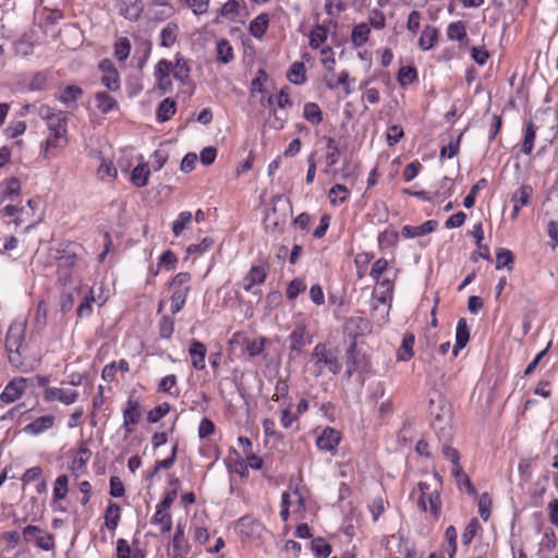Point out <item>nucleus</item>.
Returning <instances> with one entry per match:
<instances>
[{"label":"nucleus","instance_id":"54","mask_svg":"<svg viewBox=\"0 0 558 558\" xmlns=\"http://www.w3.org/2000/svg\"><path fill=\"white\" fill-rule=\"evenodd\" d=\"M169 411H170L169 403L163 402V403L157 405L156 408H154L153 410H150L147 413V421L149 423H157L162 417H165L169 413Z\"/></svg>","mask_w":558,"mask_h":558},{"label":"nucleus","instance_id":"7","mask_svg":"<svg viewBox=\"0 0 558 558\" xmlns=\"http://www.w3.org/2000/svg\"><path fill=\"white\" fill-rule=\"evenodd\" d=\"M27 378L21 376L11 379L0 393V401L10 404L19 400L27 389Z\"/></svg>","mask_w":558,"mask_h":558},{"label":"nucleus","instance_id":"37","mask_svg":"<svg viewBox=\"0 0 558 558\" xmlns=\"http://www.w3.org/2000/svg\"><path fill=\"white\" fill-rule=\"evenodd\" d=\"M322 141L326 142L328 153L326 155V163L328 167L335 166L339 161L340 150L336 141L327 135L322 137Z\"/></svg>","mask_w":558,"mask_h":558},{"label":"nucleus","instance_id":"63","mask_svg":"<svg viewBox=\"0 0 558 558\" xmlns=\"http://www.w3.org/2000/svg\"><path fill=\"white\" fill-rule=\"evenodd\" d=\"M403 129L400 125L393 124L389 126L386 134L388 145L393 146L397 144L403 137Z\"/></svg>","mask_w":558,"mask_h":558},{"label":"nucleus","instance_id":"19","mask_svg":"<svg viewBox=\"0 0 558 558\" xmlns=\"http://www.w3.org/2000/svg\"><path fill=\"white\" fill-rule=\"evenodd\" d=\"M436 226L437 222L435 220H428L420 226H404L402 228V233L408 238L422 236L433 232Z\"/></svg>","mask_w":558,"mask_h":558},{"label":"nucleus","instance_id":"32","mask_svg":"<svg viewBox=\"0 0 558 558\" xmlns=\"http://www.w3.org/2000/svg\"><path fill=\"white\" fill-rule=\"evenodd\" d=\"M190 291L191 288L173 289V293L170 298V308L172 314L179 313L184 307Z\"/></svg>","mask_w":558,"mask_h":558},{"label":"nucleus","instance_id":"59","mask_svg":"<svg viewBox=\"0 0 558 558\" xmlns=\"http://www.w3.org/2000/svg\"><path fill=\"white\" fill-rule=\"evenodd\" d=\"M240 4L236 0H228L220 9V15L234 20L239 14Z\"/></svg>","mask_w":558,"mask_h":558},{"label":"nucleus","instance_id":"49","mask_svg":"<svg viewBox=\"0 0 558 558\" xmlns=\"http://www.w3.org/2000/svg\"><path fill=\"white\" fill-rule=\"evenodd\" d=\"M355 351H356V343L355 342H352L349 348L347 349V352H345V356H347V361H345V366H347V369H345V374H347V377L348 378H351L354 374V372L356 371V356H355Z\"/></svg>","mask_w":558,"mask_h":558},{"label":"nucleus","instance_id":"28","mask_svg":"<svg viewBox=\"0 0 558 558\" xmlns=\"http://www.w3.org/2000/svg\"><path fill=\"white\" fill-rule=\"evenodd\" d=\"M217 60L223 64L234 59L233 48L227 39H219L216 45Z\"/></svg>","mask_w":558,"mask_h":558},{"label":"nucleus","instance_id":"13","mask_svg":"<svg viewBox=\"0 0 558 558\" xmlns=\"http://www.w3.org/2000/svg\"><path fill=\"white\" fill-rule=\"evenodd\" d=\"M54 416L51 414L43 415L24 426L23 432L31 436H39L51 429L54 425Z\"/></svg>","mask_w":558,"mask_h":558},{"label":"nucleus","instance_id":"24","mask_svg":"<svg viewBox=\"0 0 558 558\" xmlns=\"http://www.w3.org/2000/svg\"><path fill=\"white\" fill-rule=\"evenodd\" d=\"M438 39V31L436 27L434 26H430V25H427L420 38H418V47L422 49V50H429L434 47V45L436 44Z\"/></svg>","mask_w":558,"mask_h":558},{"label":"nucleus","instance_id":"6","mask_svg":"<svg viewBox=\"0 0 558 558\" xmlns=\"http://www.w3.org/2000/svg\"><path fill=\"white\" fill-rule=\"evenodd\" d=\"M235 530L243 537L256 539L262 537L265 527L257 519L244 515L236 521Z\"/></svg>","mask_w":558,"mask_h":558},{"label":"nucleus","instance_id":"3","mask_svg":"<svg viewBox=\"0 0 558 558\" xmlns=\"http://www.w3.org/2000/svg\"><path fill=\"white\" fill-rule=\"evenodd\" d=\"M26 332V324L23 322H14L10 325L5 337V349L9 352L11 364L17 365L20 357V349L24 342Z\"/></svg>","mask_w":558,"mask_h":558},{"label":"nucleus","instance_id":"43","mask_svg":"<svg viewBox=\"0 0 558 558\" xmlns=\"http://www.w3.org/2000/svg\"><path fill=\"white\" fill-rule=\"evenodd\" d=\"M536 137V126L529 122L525 126L524 140L521 146V151L525 155H530L534 147V142Z\"/></svg>","mask_w":558,"mask_h":558},{"label":"nucleus","instance_id":"34","mask_svg":"<svg viewBox=\"0 0 558 558\" xmlns=\"http://www.w3.org/2000/svg\"><path fill=\"white\" fill-rule=\"evenodd\" d=\"M265 338H256V339H250L244 338L243 340V348L244 351L247 353L248 357H255L258 356L265 349Z\"/></svg>","mask_w":558,"mask_h":558},{"label":"nucleus","instance_id":"53","mask_svg":"<svg viewBox=\"0 0 558 558\" xmlns=\"http://www.w3.org/2000/svg\"><path fill=\"white\" fill-rule=\"evenodd\" d=\"M320 56H322L320 62L324 65V68L328 72H333L335 64H336L333 49L331 47H329V46L323 47L320 49Z\"/></svg>","mask_w":558,"mask_h":558},{"label":"nucleus","instance_id":"22","mask_svg":"<svg viewBox=\"0 0 558 558\" xmlns=\"http://www.w3.org/2000/svg\"><path fill=\"white\" fill-rule=\"evenodd\" d=\"M306 332V326L301 323L295 326V328L292 330L291 335L289 336L290 340V349L291 351H295L298 353L301 352L303 347H305L306 341L304 339Z\"/></svg>","mask_w":558,"mask_h":558},{"label":"nucleus","instance_id":"11","mask_svg":"<svg viewBox=\"0 0 558 558\" xmlns=\"http://www.w3.org/2000/svg\"><path fill=\"white\" fill-rule=\"evenodd\" d=\"M83 89L77 85H66L63 87L56 98L69 109H76L77 101L83 96Z\"/></svg>","mask_w":558,"mask_h":558},{"label":"nucleus","instance_id":"31","mask_svg":"<svg viewBox=\"0 0 558 558\" xmlns=\"http://www.w3.org/2000/svg\"><path fill=\"white\" fill-rule=\"evenodd\" d=\"M179 34V26L175 23H168L160 33V45L162 47L169 48L171 47L175 41Z\"/></svg>","mask_w":558,"mask_h":558},{"label":"nucleus","instance_id":"46","mask_svg":"<svg viewBox=\"0 0 558 558\" xmlns=\"http://www.w3.org/2000/svg\"><path fill=\"white\" fill-rule=\"evenodd\" d=\"M356 328L359 331L354 335L355 337L357 335H363L367 331H369L371 329V323L368 322V319L364 318V317H361V316H356V317H351L347 320L345 323V329L351 331L352 328Z\"/></svg>","mask_w":558,"mask_h":558},{"label":"nucleus","instance_id":"35","mask_svg":"<svg viewBox=\"0 0 558 558\" xmlns=\"http://www.w3.org/2000/svg\"><path fill=\"white\" fill-rule=\"evenodd\" d=\"M131 50L132 45L126 37H119L113 44L114 57L121 62L129 58Z\"/></svg>","mask_w":558,"mask_h":558},{"label":"nucleus","instance_id":"55","mask_svg":"<svg viewBox=\"0 0 558 558\" xmlns=\"http://www.w3.org/2000/svg\"><path fill=\"white\" fill-rule=\"evenodd\" d=\"M174 331V319L171 316H163L159 323V335L163 339H170Z\"/></svg>","mask_w":558,"mask_h":558},{"label":"nucleus","instance_id":"2","mask_svg":"<svg viewBox=\"0 0 558 558\" xmlns=\"http://www.w3.org/2000/svg\"><path fill=\"white\" fill-rule=\"evenodd\" d=\"M311 362L327 368L331 374L340 373L342 365L338 359L337 351L328 348L326 343H317L311 354Z\"/></svg>","mask_w":558,"mask_h":558},{"label":"nucleus","instance_id":"4","mask_svg":"<svg viewBox=\"0 0 558 558\" xmlns=\"http://www.w3.org/2000/svg\"><path fill=\"white\" fill-rule=\"evenodd\" d=\"M22 537L25 543H33L36 547L46 551L56 548L54 536L37 525H26L22 531Z\"/></svg>","mask_w":558,"mask_h":558},{"label":"nucleus","instance_id":"16","mask_svg":"<svg viewBox=\"0 0 558 558\" xmlns=\"http://www.w3.org/2000/svg\"><path fill=\"white\" fill-rule=\"evenodd\" d=\"M470 340V330L465 318H460L456 329V343L452 349L453 357H457Z\"/></svg>","mask_w":558,"mask_h":558},{"label":"nucleus","instance_id":"52","mask_svg":"<svg viewBox=\"0 0 558 558\" xmlns=\"http://www.w3.org/2000/svg\"><path fill=\"white\" fill-rule=\"evenodd\" d=\"M101 83L104 86H106L111 92L119 90L121 87V81H120V74H119L118 70L111 71L110 73L102 74Z\"/></svg>","mask_w":558,"mask_h":558},{"label":"nucleus","instance_id":"27","mask_svg":"<svg viewBox=\"0 0 558 558\" xmlns=\"http://www.w3.org/2000/svg\"><path fill=\"white\" fill-rule=\"evenodd\" d=\"M350 196L349 189L343 184L333 185L328 193L330 204L332 206H339L348 201Z\"/></svg>","mask_w":558,"mask_h":558},{"label":"nucleus","instance_id":"5","mask_svg":"<svg viewBox=\"0 0 558 558\" xmlns=\"http://www.w3.org/2000/svg\"><path fill=\"white\" fill-rule=\"evenodd\" d=\"M78 397V391L71 388L46 387L43 393V398L46 402L58 401L64 405L75 403Z\"/></svg>","mask_w":558,"mask_h":558},{"label":"nucleus","instance_id":"44","mask_svg":"<svg viewBox=\"0 0 558 558\" xmlns=\"http://www.w3.org/2000/svg\"><path fill=\"white\" fill-rule=\"evenodd\" d=\"M445 538L447 544L444 546V550L449 558H453L457 553V530L453 525L446 529Z\"/></svg>","mask_w":558,"mask_h":558},{"label":"nucleus","instance_id":"21","mask_svg":"<svg viewBox=\"0 0 558 558\" xmlns=\"http://www.w3.org/2000/svg\"><path fill=\"white\" fill-rule=\"evenodd\" d=\"M121 518V507L117 502L110 501L105 511V525L110 531H116Z\"/></svg>","mask_w":558,"mask_h":558},{"label":"nucleus","instance_id":"45","mask_svg":"<svg viewBox=\"0 0 558 558\" xmlns=\"http://www.w3.org/2000/svg\"><path fill=\"white\" fill-rule=\"evenodd\" d=\"M151 523L161 525L162 532H170L172 527L171 515L165 509H161V507H157Z\"/></svg>","mask_w":558,"mask_h":558},{"label":"nucleus","instance_id":"23","mask_svg":"<svg viewBox=\"0 0 558 558\" xmlns=\"http://www.w3.org/2000/svg\"><path fill=\"white\" fill-rule=\"evenodd\" d=\"M268 25V15L266 13H260L251 21L248 29L253 37L260 39L265 35Z\"/></svg>","mask_w":558,"mask_h":558},{"label":"nucleus","instance_id":"36","mask_svg":"<svg viewBox=\"0 0 558 558\" xmlns=\"http://www.w3.org/2000/svg\"><path fill=\"white\" fill-rule=\"evenodd\" d=\"M452 475L456 478L457 485L460 489L465 488L470 495H476V490L472 485L469 476L464 473L461 465L452 468Z\"/></svg>","mask_w":558,"mask_h":558},{"label":"nucleus","instance_id":"9","mask_svg":"<svg viewBox=\"0 0 558 558\" xmlns=\"http://www.w3.org/2000/svg\"><path fill=\"white\" fill-rule=\"evenodd\" d=\"M341 440V434L332 427H325L316 439L319 450L335 454Z\"/></svg>","mask_w":558,"mask_h":558},{"label":"nucleus","instance_id":"42","mask_svg":"<svg viewBox=\"0 0 558 558\" xmlns=\"http://www.w3.org/2000/svg\"><path fill=\"white\" fill-rule=\"evenodd\" d=\"M533 190L530 185L520 186L511 197L513 205L518 207L526 206L532 197Z\"/></svg>","mask_w":558,"mask_h":558},{"label":"nucleus","instance_id":"58","mask_svg":"<svg viewBox=\"0 0 558 558\" xmlns=\"http://www.w3.org/2000/svg\"><path fill=\"white\" fill-rule=\"evenodd\" d=\"M312 549L317 556L322 558H327L331 554V546L323 538L314 539L312 542Z\"/></svg>","mask_w":558,"mask_h":558},{"label":"nucleus","instance_id":"18","mask_svg":"<svg viewBox=\"0 0 558 558\" xmlns=\"http://www.w3.org/2000/svg\"><path fill=\"white\" fill-rule=\"evenodd\" d=\"M371 27L367 23L356 24L351 32V41L355 48L363 47L369 38Z\"/></svg>","mask_w":558,"mask_h":558},{"label":"nucleus","instance_id":"10","mask_svg":"<svg viewBox=\"0 0 558 558\" xmlns=\"http://www.w3.org/2000/svg\"><path fill=\"white\" fill-rule=\"evenodd\" d=\"M173 71V64L167 59H161L155 65L154 75L157 81V87L162 92H170L172 89V82L170 73Z\"/></svg>","mask_w":558,"mask_h":558},{"label":"nucleus","instance_id":"30","mask_svg":"<svg viewBox=\"0 0 558 558\" xmlns=\"http://www.w3.org/2000/svg\"><path fill=\"white\" fill-rule=\"evenodd\" d=\"M149 173L148 165L140 163L131 173V182L137 187H144L148 183Z\"/></svg>","mask_w":558,"mask_h":558},{"label":"nucleus","instance_id":"1","mask_svg":"<svg viewBox=\"0 0 558 558\" xmlns=\"http://www.w3.org/2000/svg\"><path fill=\"white\" fill-rule=\"evenodd\" d=\"M38 114L46 121L50 132L45 142L44 153V158L50 159L54 156L53 149L63 148L68 144V114L48 105L40 106Z\"/></svg>","mask_w":558,"mask_h":558},{"label":"nucleus","instance_id":"14","mask_svg":"<svg viewBox=\"0 0 558 558\" xmlns=\"http://www.w3.org/2000/svg\"><path fill=\"white\" fill-rule=\"evenodd\" d=\"M189 354L191 357L192 366L197 371H203L206 367L205 359L207 354L206 345L193 339L189 347Z\"/></svg>","mask_w":558,"mask_h":558},{"label":"nucleus","instance_id":"33","mask_svg":"<svg viewBox=\"0 0 558 558\" xmlns=\"http://www.w3.org/2000/svg\"><path fill=\"white\" fill-rule=\"evenodd\" d=\"M329 28L325 25H316L310 33V46L313 49H318L326 40Z\"/></svg>","mask_w":558,"mask_h":558},{"label":"nucleus","instance_id":"51","mask_svg":"<svg viewBox=\"0 0 558 558\" xmlns=\"http://www.w3.org/2000/svg\"><path fill=\"white\" fill-rule=\"evenodd\" d=\"M417 78L416 70L412 66H402L398 72V82L401 86H408Z\"/></svg>","mask_w":558,"mask_h":558},{"label":"nucleus","instance_id":"39","mask_svg":"<svg viewBox=\"0 0 558 558\" xmlns=\"http://www.w3.org/2000/svg\"><path fill=\"white\" fill-rule=\"evenodd\" d=\"M514 264V256L508 248L500 247L496 252V269L507 268L511 270Z\"/></svg>","mask_w":558,"mask_h":558},{"label":"nucleus","instance_id":"25","mask_svg":"<svg viewBox=\"0 0 558 558\" xmlns=\"http://www.w3.org/2000/svg\"><path fill=\"white\" fill-rule=\"evenodd\" d=\"M175 111H177L175 101L172 100L171 98H166L159 104V106L156 110L157 120L159 122H166L174 116Z\"/></svg>","mask_w":558,"mask_h":558},{"label":"nucleus","instance_id":"60","mask_svg":"<svg viewBox=\"0 0 558 558\" xmlns=\"http://www.w3.org/2000/svg\"><path fill=\"white\" fill-rule=\"evenodd\" d=\"M345 10V4L342 0H325V11L330 16H338Z\"/></svg>","mask_w":558,"mask_h":558},{"label":"nucleus","instance_id":"50","mask_svg":"<svg viewBox=\"0 0 558 558\" xmlns=\"http://www.w3.org/2000/svg\"><path fill=\"white\" fill-rule=\"evenodd\" d=\"M95 301L94 291L90 289L88 293L85 295L84 301L77 307V316L80 318H85L92 315L93 313V302Z\"/></svg>","mask_w":558,"mask_h":558},{"label":"nucleus","instance_id":"47","mask_svg":"<svg viewBox=\"0 0 558 558\" xmlns=\"http://www.w3.org/2000/svg\"><path fill=\"white\" fill-rule=\"evenodd\" d=\"M193 215L191 211H182L172 223V232L175 236H179L184 229L191 223Z\"/></svg>","mask_w":558,"mask_h":558},{"label":"nucleus","instance_id":"64","mask_svg":"<svg viewBox=\"0 0 558 558\" xmlns=\"http://www.w3.org/2000/svg\"><path fill=\"white\" fill-rule=\"evenodd\" d=\"M368 21L369 24L376 29H383L386 26L385 14L377 9H374L369 12Z\"/></svg>","mask_w":558,"mask_h":558},{"label":"nucleus","instance_id":"12","mask_svg":"<svg viewBox=\"0 0 558 558\" xmlns=\"http://www.w3.org/2000/svg\"><path fill=\"white\" fill-rule=\"evenodd\" d=\"M266 277L267 272L264 266H252L247 275L243 278V289L247 292H253L254 294L259 295L260 291H255L253 288L256 284H262Z\"/></svg>","mask_w":558,"mask_h":558},{"label":"nucleus","instance_id":"20","mask_svg":"<svg viewBox=\"0 0 558 558\" xmlns=\"http://www.w3.org/2000/svg\"><path fill=\"white\" fill-rule=\"evenodd\" d=\"M447 37L450 40H457L461 45L468 41L466 26L462 21L452 22L447 27Z\"/></svg>","mask_w":558,"mask_h":558},{"label":"nucleus","instance_id":"8","mask_svg":"<svg viewBox=\"0 0 558 558\" xmlns=\"http://www.w3.org/2000/svg\"><path fill=\"white\" fill-rule=\"evenodd\" d=\"M142 416L141 403L137 399L129 398L123 410V428L128 435L132 434Z\"/></svg>","mask_w":558,"mask_h":558},{"label":"nucleus","instance_id":"15","mask_svg":"<svg viewBox=\"0 0 558 558\" xmlns=\"http://www.w3.org/2000/svg\"><path fill=\"white\" fill-rule=\"evenodd\" d=\"M144 11L143 0H121L119 13L124 19L136 22Z\"/></svg>","mask_w":558,"mask_h":558},{"label":"nucleus","instance_id":"40","mask_svg":"<svg viewBox=\"0 0 558 558\" xmlns=\"http://www.w3.org/2000/svg\"><path fill=\"white\" fill-rule=\"evenodd\" d=\"M69 492V477L65 474L59 475L53 484V501L65 499Z\"/></svg>","mask_w":558,"mask_h":558},{"label":"nucleus","instance_id":"61","mask_svg":"<svg viewBox=\"0 0 558 558\" xmlns=\"http://www.w3.org/2000/svg\"><path fill=\"white\" fill-rule=\"evenodd\" d=\"M388 268V260L386 258H378L372 266L369 276L375 280V282H379V278Z\"/></svg>","mask_w":558,"mask_h":558},{"label":"nucleus","instance_id":"41","mask_svg":"<svg viewBox=\"0 0 558 558\" xmlns=\"http://www.w3.org/2000/svg\"><path fill=\"white\" fill-rule=\"evenodd\" d=\"M413 345H414V336L412 333H407L403 337L402 343L398 350V360L399 361H409L413 356Z\"/></svg>","mask_w":558,"mask_h":558},{"label":"nucleus","instance_id":"29","mask_svg":"<svg viewBox=\"0 0 558 558\" xmlns=\"http://www.w3.org/2000/svg\"><path fill=\"white\" fill-rule=\"evenodd\" d=\"M287 77L294 85H303L306 82L304 64L299 61L293 62L288 71Z\"/></svg>","mask_w":558,"mask_h":558},{"label":"nucleus","instance_id":"48","mask_svg":"<svg viewBox=\"0 0 558 558\" xmlns=\"http://www.w3.org/2000/svg\"><path fill=\"white\" fill-rule=\"evenodd\" d=\"M97 174L102 181H112L117 178V168L111 161L101 160L98 167Z\"/></svg>","mask_w":558,"mask_h":558},{"label":"nucleus","instance_id":"56","mask_svg":"<svg viewBox=\"0 0 558 558\" xmlns=\"http://www.w3.org/2000/svg\"><path fill=\"white\" fill-rule=\"evenodd\" d=\"M214 240L211 238H204L203 241L198 244H190L187 246L186 252L191 255L193 254H203L209 251L214 246Z\"/></svg>","mask_w":558,"mask_h":558},{"label":"nucleus","instance_id":"57","mask_svg":"<svg viewBox=\"0 0 558 558\" xmlns=\"http://www.w3.org/2000/svg\"><path fill=\"white\" fill-rule=\"evenodd\" d=\"M417 488L421 492V496L417 500V506L421 510L427 511L428 505V494L430 493V484L427 482H420L417 484Z\"/></svg>","mask_w":558,"mask_h":558},{"label":"nucleus","instance_id":"17","mask_svg":"<svg viewBox=\"0 0 558 558\" xmlns=\"http://www.w3.org/2000/svg\"><path fill=\"white\" fill-rule=\"evenodd\" d=\"M434 480L437 482V487H435V489L430 490V493L428 494L427 511H429V513L435 519H439V517L441 514V500H440L439 488L441 487L442 482H441V476L438 473H436L434 475Z\"/></svg>","mask_w":558,"mask_h":558},{"label":"nucleus","instance_id":"62","mask_svg":"<svg viewBox=\"0 0 558 558\" xmlns=\"http://www.w3.org/2000/svg\"><path fill=\"white\" fill-rule=\"evenodd\" d=\"M306 286L301 279H293L287 288V296L290 300L296 299V296L305 290Z\"/></svg>","mask_w":558,"mask_h":558},{"label":"nucleus","instance_id":"26","mask_svg":"<svg viewBox=\"0 0 558 558\" xmlns=\"http://www.w3.org/2000/svg\"><path fill=\"white\" fill-rule=\"evenodd\" d=\"M97 108L104 114L109 113L113 109L118 108L117 100L106 92H98L95 94Z\"/></svg>","mask_w":558,"mask_h":558},{"label":"nucleus","instance_id":"38","mask_svg":"<svg viewBox=\"0 0 558 558\" xmlns=\"http://www.w3.org/2000/svg\"><path fill=\"white\" fill-rule=\"evenodd\" d=\"M303 117L313 125H318L323 121V112L316 102L304 105Z\"/></svg>","mask_w":558,"mask_h":558}]
</instances>
